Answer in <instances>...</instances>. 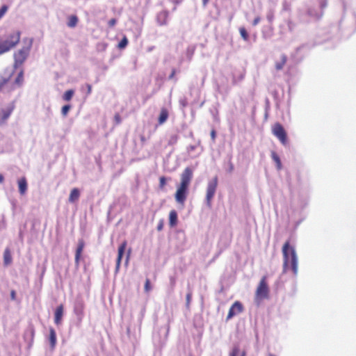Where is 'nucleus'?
Listing matches in <instances>:
<instances>
[{
	"instance_id": "nucleus-1",
	"label": "nucleus",
	"mask_w": 356,
	"mask_h": 356,
	"mask_svg": "<svg viewBox=\"0 0 356 356\" xmlns=\"http://www.w3.org/2000/svg\"><path fill=\"white\" fill-rule=\"evenodd\" d=\"M193 172L190 167L186 168L180 176V183L177 187V191L175 194L176 202L181 204L184 205L188 193V188L193 179Z\"/></svg>"
},
{
	"instance_id": "nucleus-2",
	"label": "nucleus",
	"mask_w": 356,
	"mask_h": 356,
	"mask_svg": "<svg viewBox=\"0 0 356 356\" xmlns=\"http://www.w3.org/2000/svg\"><path fill=\"white\" fill-rule=\"evenodd\" d=\"M13 72H6L0 76V91L10 93L22 86L24 81V70L22 69L13 81H11Z\"/></svg>"
},
{
	"instance_id": "nucleus-3",
	"label": "nucleus",
	"mask_w": 356,
	"mask_h": 356,
	"mask_svg": "<svg viewBox=\"0 0 356 356\" xmlns=\"http://www.w3.org/2000/svg\"><path fill=\"white\" fill-rule=\"evenodd\" d=\"M282 254L284 270L291 265L293 274L296 275L298 273V257L295 248L290 245L289 241L285 242L282 247Z\"/></svg>"
},
{
	"instance_id": "nucleus-4",
	"label": "nucleus",
	"mask_w": 356,
	"mask_h": 356,
	"mask_svg": "<svg viewBox=\"0 0 356 356\" xmlns=\"http://www.w3.org/2000/svg\"><path fill=\"white\" fill-rule=\"evenodd\" d=\"M33 42V38H24L22 40L23 46L17 51L15 52L13 67L17 69L20 67L28 58Z\"/></svg>"
},
{
	"instance_id": "nucleus-5",
	"label": "nucleus",
	"mask_w": 356,
	"mask_h": 356,
	"mask_svg": "<svg viewBox=\"0 0 356 356\" xmlns=\"http://www.w3.org/2000/svg\"><path fill=\"white\" fill-rule=\"evenodd\" d=\"M20 40V32L17 31L8 36L6 40L0 39V55L8 51L15 47Z\"/></svg>"
},
{
	"instance_id": "nucleus-6",
	"label": "nucleus",
	"mask_w": 356,
	"mask_h": 356,
	"mask_svg": "<svg viewBox=\"0 0 356 356\" xmlns=\"http://www.w3.org/2000/svg\"><path fill=\"white\" fill-rule=\"evenodd\" d=\"M269 296V287L267 283V276L264 275L261 279L255 292V300L259 302L267 299Z\"/></svg>"
},
{
	"instance_id": "nucleus-7",
	"label": "nucleus",
	"mask_w": 356,
	"mask_h": 356,
	"mask_svg": "<svg viewBox=\"0 0 356 356\" xmlns=\"http://www.w3.org/2000/svg\"><path fill=\"white\" fill-rule=\"evenodd\" d=\"M217 186L218 177L216 176L208 183L207 188L206 202L209 208L211 207V201L216 193Z\"/></svg>"
},
{
	"instance_id": "nucleus-8",
	"label": "nucleus",
	"mask_w": 356,
	"mask_h": 356,
	"mask_svg": "<svg viewBox=\"0 0 356 356\" xmlns=\"http://www.w3.org/2000/svg\"><path fill=\"white\" fill-rule=\"evenodd\" d=\"M272 132L273 135L278 138L282 144L285 145L287 143L286 132L280 123L277 122L274 124L272 127Z\"/></svg>"
},
{
	"instance_id": "nucleus-9",
	"label": "nucleus",
	"mask_w": 356,
	"mask_h": 356,
	"mask_svg": "<svg viewBox=\"0 0 356 356\" xmlns=\"http://www.w3.org/2000/svg\"><path fill=\"white\" fill-rule=\"evenodd\" d=\"M15 106L13 103H10L8 105L0 108V126L4 124L10 116L14 110Z\"/></svg>"
},
{
	"instance_id": "nucleus-10",
	"label": "nucleus",
	"mask_w": 356,
	"mask_h": 356,
	"mask_svg": "<svg viewBox=\"0 0 356 356\" xmlns=\"http://www.w3.org/2000/svg\"><path fill=\"white\" fill-rule=\"evenodd\" d=\"M243 306L239 301H236L229 308L227 316V321L231 319L234 316L241 314L243 311Z\"/></svg>"
},
{
	"instance_id": "nucleus-11",
	"label": "nucleus",
	"mask_w": 356,
	"mask_h": 356,
	"mask_svg": "<svg viewBox=\"0 0 356 356\" xmlns=\"http://www.w3.org/2000/svg\"><path fill=\"white\" fill-rule=\"evenodd\" d=\"M127 245V241H124L118 248V257L116 259V270H118L120 266L122 259Z\"/></svg>"
},
{
	"instance_id": "nucleus-12",
	"label": "nucleus",
	"mask_w": 356,
	"mask_h": 356,
	"mask_svg": "<svg viewBox=\"0 0 356 356\" xmlns=\"http://www.w3.org/2000/svg\"><path fill=\"white\" fill-rule=\"evenodd\" d=\"M84 246H85L84 241L83 239H79L78 241V245H77V248L76 250L75 258H74L75 264L76 266H79V261H80V259L81 257V254L83 250Z\"/></svg>"
},
{
	"instance_id": "nucleus-13",
	"label": "nucleus",
	"mask_w": 356,
	"mask_h": 356,
	"mask_svg": "<svg viewBox=\"0 0 356 356\" xmlns=\"http://www.w3.org/2000/svg\"><path fill=\"white\" fill-rule=\"evenodd\" d=\"M64 307L63 305L58 306L54 312V323L58 325L61 323Z\"/></svg>"
},
{
	"instance_id": "nucleus-14",
	"label": "nucleus",
	"mask_w": 356,
	"mask_h": 356,
	"mask_svg": "<svg viewBox=\"0 0 356 356\" xmlns=\"http://www.w3.org/2000/svg\"><path fill=\"white\" fill-rule=\"evenodd\" d=\"M18 184V188H19V193L23 195L26 193L27 191V181L26 177H23L18 179L17 181Z\"/></svg>"
},
{
	"instance_id": "nucleus-15",
	"label": "nucleus",
	"mask_w": 356,
	"mask_h": 356,
	"mask_svg": "<svg viewBox=\"0 0 356 356\" xmlns=\"http://www.w3.org/2000/svg\"><path fill=\"white\" fill-rule=\"evenodd\" d=\"M49 341L50 343L51 350H54L56 346L57 339L56 331L53 327L49 328Z\"/></svg>"
},
{
	"instance_id": "nucleus-16",
	"label": "nucleus",
	"mask_w": 356,
	"mask_h": 356,
	"mask_svg": "<svg viewBox=\"0 0 356 356\" xmlns=\"http://www.w3.org/2000/svg\"><path fill=\"white\" fill-rule=\"evenodd\" d=\"M229 356H246L245 350H241L238 344H234L232 347Z\"/></svg>"
},
{
	"instance_id": "nucleus-17",
	"label": "nucleus",
	"mask_w": 356,
	"mask_h": 356,
	"mask_svg": "<svg viewBox=\"0 0 356 356\" xmlns=\"http://www.w3.org/2000/svg\"><path fill=\"white\" fill-rule=\"evenodd\" d=\"M13 258L9 248H6L3 252V265L8 266L11 264Z\"/></svg>"
},
{
	"instance_id": "nucleus-18",
	"label": "nucleus",
	"mask_w": 356,
	"mask_h": 356,
	"mask_svg": "<svg viewBox=\"0 0 356 356\" xmlns=\"http://www.w3.org/2000/svg\"><path fill=\"white\" fill-rule=\"evenodd\" d=\"M177 224V213L175 210H171L169 213V225L171 227Z\"/></svg>"
},
{
	"instance_id": "nucleus-19",
	"label": "nucleus",
	"mask_w": 356,
	"mask_h": 356,
	"mask_svg": "<svg viewBox=\"0 0 356 356\" xmlns=\"http://www.w3.org/2000/svg\"><path fill=\"white\" fill-rule=\"evenodd\" d=\"M168 111L165 108H162L159 116L158 122L159 124H163L168 118Z\"/></svg>"
},
{
	"instance_id": "nucleus-20",
	"label": "nucleus",
	"mask_w": 356,
	"mask_h": 356,
	"mask_svg": "<svg viewBox=\"0 0 356 356\" xmlns=\"http://www.w3.org/2000/svg\"><path fill=\"white\" fill-rule=\"evenodd\" d=\"M79 196H80V192H79V189L76 188H73L71 191L70 196H69V202L73 203V202L77 201L79 198Z\"/></svg>"
},
{
	"instance_id": "nucleus-21",
	"label": "nucleus",
	"mask_w": 356,
	"mask_h": 356,
	"mask_svg": "<svg viewBox=\"0 0 356 356\" xmlns=\"http://www.w3.org/2000/svg\"><path fill=\"white\" fill-rule=\"evenodd\" d=\"M78 22H79L78 17L75 15H72L67 17V25L70 28H74L76 26Z\"/></svg>"
},
{
	"instance_id": "nucleus-22",
	"label": "nucleus",
	"mask_w": 356,
	"mask_h": 356,
	"mask_svg": "<svg viewBox=\"0 0 356 356\" xmlns=\"http://www.w3.org/2000/svg\"><path fill=\"white\" fill-rule=\"evenodd\" d=\"M271 158L275 161L277 170H281L282 169L281 160L275 152H274V151L271 152Z\"/></svg>"
},
{
	"instance_id": "nucleus-23",
	"label": "nucleus",
	"mask_w": 356,
	"mask_h": 356,
	"mask_svg": "<svg viewBox=\"0 0 356 356\" xmlns=\"http://www.w3.org/2000/svg\"><path fill=\"white\" fill-rule=\"evenodd\" d=\"M287 60V57L286 55L283 54L281 56V60L278 61L275 63V69L277 70H281L284 66L285 65Z\"/></svg>"
},
{
	"instance_id": "nucleus-24",
	"label": "nucleus",
	"mask_w": 356,
	"mask_h": 356,
	"mask_svg": "<svg viewBox=\"0 0 356 356\" xmlns=\"http://www.w3.org/2000/svg\"><path fill=\"white\" fill-rule=\"evenodd\" d=\"M74 91L73 90H68L65 91L63 97V99L67 102L70 101L74 95Z\"/></svg>"
},
{
	"instance_id": "nucleus-25",
	"label": "nucleus",
	"mask_w": 356,
	"mask_h": 356,
	"mask_svg": "<svg viewBox=\"0 0 356 356\" xmlns=\"http://www.w3.org/2000/svg\"><path fill=\"white\" fill-rule=\"evenodd\" d=\"M240 34L244 40L247 41L249 38L248 32L244 27H241L239 29Z\"/></svg>"
},
{
	"instance_id": "nucleus-26",
	"label": "nucleus",
	"mask_w": 356,
	"mask_h": 356,
	"mask_svg": "<svg viewBox=\"0 0 356 356\" xmlns=\"http://www.w3.org/2000/svg\"><path fill=\"white\" fill-rule=\"evenodd\" d=\"M128 44V40L126 36H124L122 40L121 41L119 42L118 44V47L120 49H123Z\"/></svg>"
},
{
	"instance_id": "nucleus-27",
	"label": "nucleus",
	"mask_w": 356,
	"mask_h": 356,
	"mask_svg": "<svg viewBox=\"0 0 356 356\" xmlns=\"http://www.w3.org/2000/svg\"><path fill=\"white\" fill-rule=\"evenodd\" d=\"M144 289H145V291L147 292V293L150 291L151 289H152V286H151V284H150V280L148 278H147L146 280H145V286H144Z\"/></svg>"
},
{
	"instance_id": "nucleus-28",
	"label": "nucleus",
	"mask_w": 356,
	"mask_h": 356,
	"mask_svg": "<svg viewBox=\"0 0 356 356\" xmlns=\"http://www.w3.org/2000/svg\"><path fill=\"white\" fill-rule=\"evenodd\" d=\"M166 185V178L165 177H161L159 178V188L163 189Z\"/></svg>"
},
{
	"instance_id": "nucleus-29",
	"label": "nucleus",
	"mask_w": 356,
	"mask_h": 356,
	"mask_svg": "<svg viewBox=\"0 0 356 356\" xmlns=\"http://www.w3.org/2000/svg\"><path fill=\"white\" fill-rule=\"evenodd\" d=\"M71 108V106L70 105H65L63 106L62 108V110H61V112H62V114L65 116L67 115L69 111L70 110Z\"/></svg>"
},
{
	"instance_id": "nucleus-30",
	"label": "nucleus",
	"mask_w": 356,
	"mask_h": 356,
	"mask_svg": "<svg viewBox=\"0 0 356 356\" xmlns=\"http://www.w3.org/2000/svg\"><path fill=\"white\" fill-rule=\"evenodd\" d=\"M114 121L116 124H120L122 122L121 117L119 113H115L114 115Z\"/></svg>"
},
{
	"instance_id": "nucleus-31",
	"label": "nucleus",
	"mask_w": 356,
	"mask_h": 356,
	"mask_svg": "<svg viewBox=\"0 0 356 356\" xmlns=\"http://www.w3.org/2000/svg\"><path fill=\"white\" fill-rule=\"evenodd\" d=\"M8 10V7L6 6H3L1 8H0V19L5 15V13H6Z\"/></svg>"
},
{
	"instance_id": "nucleus-32",
	"label": "nucleus",
	"mask_w": 356,
	"mask_h": 356,
	"mask_svg": "<svg viewBox=\"0 0 356 356\" xmlns=\"http://www.w3.org/2000/svg\"><path fill=\"white\" fill-rule=\"evenodd\" d=\"M116 22H117V20L113 18V19H111L108 22V25L109 27H113L116 24Z\"/></svg>"
},
{
	"instance_id": "nucleus-33",
	"label": "nucleus",
	"mask_w": 356,
	"mask_h": 356,
	"mask_svg": "<svg viewBox=\"0 0 356 356\" xmlns=\"http://www.w3.org/2000/svg\"><path fill=\"white\" fill-rule=\"evenodd\" d=\"M163 225H164L163 220H160V221L159 222V224L157 225V230L161 231L163 228Z\"/></svg>"
},
{
	"instance_id": "nucleus-34",
	"label": "nucleus",
	"mask_w": 356,
	"mask_h": 356,
	"mask_svg": "<svg viewBox=\"0 0 356 356\" xmlns=\"http://www.w3.org/2000/svg\"><path fill=\"white\" fill-rule=\"evenodd\" d=\"M191 297H192L191 293H188L187 295H186V305H187V306H188L190 305Z\"/></svg>"
},
{
	"instance_id": "nucleus-35",
	"label": "nucleus",
	"mask_w": 356,
	"mask_h": 356,
	"mask_svg": "<svg viewBox=\"0 0 356 356\" xmlns=\"http://www.w3.org/2000/svg\"><path fill=\"white\" fill-rule=\"evenodd\" d=\"M260 20H261V18L259 16L255 17L252 22V25L253 26L257 25L259 23Z\"/></svg>"
},
{
	"instance_id": "nucleus-36",
	"label": "nucleus",
	"mask_w": 356,
	"mask_h": 356,
	"mask_svg": "<svg viewBox=\"0 0 356 356\" xmlns=\"http://www.w3.org/2000/svg\"><path fill=\"white\" fill-rule=\"evenodd\" d=\"M10 298L13 300H15L16 299V292L15 290H12L10 291Z\"/></svg>"
},
{
	"instance_id": "nucleus-37",
	"label": "nucleus",
	"mask_w": 356,
	"mask_h": 356,
	"mask_svg": "<svg viewBox=\"0 0 356 356\" xmlns=\"http://www.w3.org/2000/svg\"><path fill=\"white\" fill-rule=\"evenodd\" d=\"M87 95H90L92 92V86L90 84H86Z\"/></svg>"
},
{
	"instance_id": "nucleus-38",
	"label": "nucleus",
	"mask_w": 356,
	"mask_h": 356,
	"mask_svg": "<svg viewBox=\"0 0 356 356\" xmlns=\"http://www.w3.org/2000/svg\"><path fill=\"white\" fill-rule=\"evenodd\" d=\"M274 16L273 13H270L267 15V19L268 22H272L273 20Z\"/></svg>"
},
{
	"instance_id": "nucleus-39",
	"label": "nucleus",
	"mask_w": 356,
	"mask_h": 356,
	"mask_svg": "<svg viewBox=\"0 0 356 356\" xmlns=\"http://www.w3.org/2000/svg\"><path fill=\"white\" fill-rule=\"evenodd\" d=\"M176 74V70L175 69H173L171 72V74H170L169 76V79H174L175 76Z\"/></svg>"
},
{
	"instance_id": "nucleus-40",
	"label": "nucleus",
	"mask_w": 356,
	"mask_h": 356,
	"mask_svg": "<svg viewBox=\"0 0 356 356\" xmlns=\"http://www.w3.org/2000/svg\"><path fill=\"white\" fill-rule=\"evenodd\" d=\"M216 131L214 129H213L211 131V137L212 138V140L214 141L215 139H216Z\"/></svg>"
},
{
	"instance_id": "nucleus-41",
	"label": "nucleus",
	"mask_w": 356,
	"mask_h": 356,
	"mask_svg": "<svg viewBox=\"0 0 356 356\" xmlns=\"http://www.w3.org/2000/svg\"><path fill=\"white\" fill-rule=\"evenodd\" d=\"M233 170H234V165L232 164V163H231V162H230V163H229V172H232Z\"/></svg>"
},
{
	"instance_id": "nucleus-42",
	"label": "nucleus",
	"mask_w": 356,
	"mask_h": 356,
	"mask_svg": "<svg viewBox=\"0 0 356 356\" xmlns=\"http://www.w3.org/2000/svg\"><path fill=\"white\" fill-rule=\"evenodd\" d=\"M202 4L204 6H206L209 1V0H202Z\"/></svg>"
},
{
	"instance_id": "nucleus-43",
	"label": "nucleus",
	"mask_w": 356,
	"mask_h": 356,
	"mask_svg": "<svg viewBox=\"0 0 356 356\" xmlns=\"http://www.w3.org/2000/svg\"><path fill=\"white\" fill-rule=\"evenodd\" d=\"M4 180V177L3 175L0 174V184L2 183Z\"/></svg>"
},
{
	"instance_id": "nucleus-44",
	"label": "nucleus",
	"mask_w": 356,
	"mask_h": 356,
	"mask_svg": "<svg viewBox=\"0 0 356 356\" xmlns=\"http://www.w3.org/2000/svg\"><path fill=\"white\" fill-rule=\"evenodd\" d=\"M171 282H172V285L174 286L175 284V279H172Z\"/></svg>"
},
{
	"instance_id": "nucleus-45",
	"label": "nucleus",
	"mask_w": 356,
	"mask_h": 356,
	"mask_svg": "<svg viewBox=\"0 0 356 356\" xmlns=\"http://www.w3.org/2000/svg\"><path fill=\"white\" fill-rule=\"evenodd\" d=\"M140 139H141V141H142V142H145V137H144V136H142V137L140 138Z\"/></svg>"
},
{
	"instance_id": "nucleus-46",
	"label": "nucleus",
	"mask_w": 356,
	"mask_h": 356,
	"mask_svg": "<svg viewBox=\"0 0 356 356\" xmlns=\"http://www.w3.org/2000/svg\"><path fill=\"white\" fill-rule=\"evenodd\" d=\"M268 356H275V355H273V354L270 353V354H268Z\"/></svg>"
}]
</instances>
